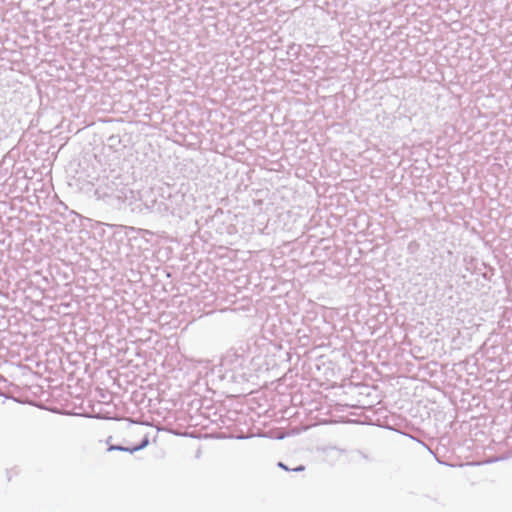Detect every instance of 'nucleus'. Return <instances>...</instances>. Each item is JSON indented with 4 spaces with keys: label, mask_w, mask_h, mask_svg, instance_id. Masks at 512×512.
<instances>
[{
    "label": "nucleus",
    "mask_w": 512,
    "mask_h": 512,
    "mask_svg": "<svg viewBox=\"0 0 512 512\" xmlns=\"http://www.w3.org/2000/svg\"><path fill=\"white\" fill-rule=\"evenodd\" d=\"M94 195L98 200H102L110 206L118 207L127 199V189L113 181H107L98 185Z\"/></svg>",
    "instance_id": "obj_3"
},
{
    "label": "nucleus",
    "mask_w": 512,
    "mask_h": 512,
    "mask_svg": "<svg viewBox=\"0 0 512 512\" xmlns=\"http://www.w3.org/2000/svg\"><path fill=\"white\" fill-rule=\"evenodd\" d=\"M153 197H146L145 206L160 216H176L182 218L188 213L185 195L179 191L173 192L169 186L152 190Z\"/></svg>",
    "instance_id": "obj_1"
},
{
    "label": "nucleus",
    "mask_w": 512,
    "mask_h": 512,
    "mask_svg": "<svg viewBox=\"0 0 512 512\" xmlns=\"http://www.w3.org/2000/svg\"><path fill=\"white\" fill-rule=\"evenodd\" d=\"M304 469H305V467H304V466H302V465H300V466H298V467L294 468V469H293V471H295V472H299V471H303Z\"/></svg>",
    "instance_id": "obj_7"
},
{
    "label": "nucleus",
    "mask_w": 512,
    "mask_h": 512,
    "mask_svg": "<svg viewBox=\"0 0 512 512\" xmlns=\"http://www.w3.org/2000/svg\"><path fill=\"white\" fill-rule=\"evenodd\" d=\"M148 443H149V440H148V438H147V437H145V438L141 441V443H140L139 445L134 446V447H131V449L129 450V453H131V454H132V453H134V452H136V451H139V450H141V449L145 448V447L148 445Z\"/></svg>",
    "instance_id": "obj_4"
},
{
    "label": "nucleus",
    "mask_w": 512,
    "mask_h": 512,
    "mask_svg": "<svg viewBox=\"0 0 512 512\" xmlns=\"http://www.w3.org/2000/svg\"><path fill=\"white\" fill-rule=\"evenodd\" d=\"M223 378L233 382L247 381L249 377L247 360L244 356L228 352L221 360Z\"/></svg>",
    "instance_id": "obj_2"
},
{
    "label": "nucleus",
    "mask_w": 512,
    "mask_h": 512,
    "mask_svg": "<svg viewBox=\"0 0 512 512\" xmlns=\"http://www.w3.org/2000/svg\"><path fill=\"white\" fill-rule=\"evenodd\" d=\"M278 466H279L280 468L284 469V470H289V468H288L284 463H282V462H279V463H278Z\"/></svg>",
    "instance_id": "obj_8"
},
{
    "label": "nucleus",
    "mask_w": 512,
    "mask_h": 512,
    "mask_svg": "<svg viewBox=\"0 0 512 512\" xmlns=\"http://www.w3.org/2000/svg\"><path fill=\"white\" fill-rule=\"evenodd\" d=\"M131 447H125L121 445H110L108 448V451H123V452H129Z\"/></svg>",
    "instance_id": "obj_5"
},
{
    "label": "nucleus",
    "mask_w": 512,
    "mask_h": 512,
    "mask_svg": "<svg viewBox=\"0 0 512 512\" xmlns=\"http://www.w3.org/2000/svg\"><path fill=\"white\" fill-rule=\"evenodd\" d=\"M328 455H331L333 457L340 456L342 454V451L336 448H330L327 450Z\"/></svg>",
    "instance_id": "obj_6"
}]
</instances>
